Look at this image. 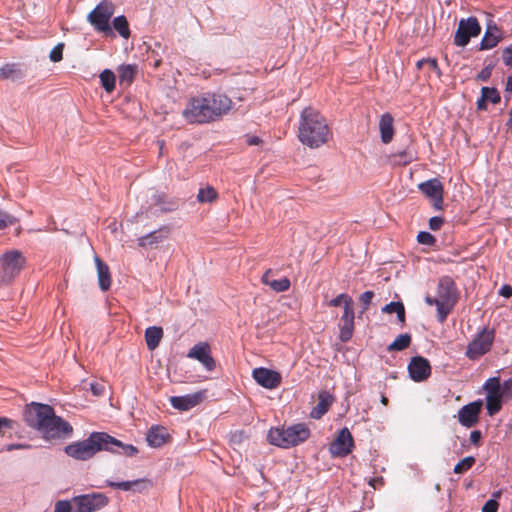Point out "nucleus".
<instances>
[{"label":"nucleus","instance_id":"nucleus-1","mask_svg":"<svg viewBox=\"0 0 512 512\" xmlns=\"http://www.w3.org/2000/svg\"><path fill=\"white\" fill-rule=\"evenodd\" d=\"M233 102L222 93H203L193 97L183 110V116L192 124H205L220 120L232 109Z\"/></svg>","mask_w":512,"mask_h":512},{"label":"nucleus","instance_id":"nucleus-2","mask_svg":"<svg viewBox=\"0 0 512 512\" xmlns=\"http://www.w3.org/2000/svg\"><path fill=\"white\" fill-rule=\"evenodd\" d=\"M24 420L46 440L67 438L73 432L70 423L56 416L54 409L47 404L31 402L24 411Z\"/></svg>","mask_w":512,"mask_h":512},{"label":"nucleus","instance_id":"nucleus-3","mask_svg":"<svg viewBox=\"0 0 512 512\" xmlns=\"http://www.w3.org/2000/svg\"><path fill=\"white\" fill-rule=\"evenodd\" d=\"M330 136L326 119L315 108L305 107L300 113L298 138L310 148H318L325 144Z\"/></svg>","mask_w":512,"mask_h":512},{"label":"nucleus","instance_id":"nucleus-4","mask_svg":"<svg viewBox=\"0 0 512 512\" xmlns=\"http://www.w3.org/2000/svg\"><path fill=\"white\" fill-rule=\"evenodd\" d=\"M115 444H118L117 439L108 433L92 432L88 438L65 446L64 452L75 460L86 461L99 451L115 452Z\"/></svg>","mask_w":512,"mask_h":512},{"label":"nucleus","instance_id":"nucleus-5","mask_svg":"<svg viewBox=\"0 0 512 512\" xmlns=\"http://www.w3.org/2000/svg\"><path fill=\"white\" fill-rule=\"evenodd\" d=\"M310 431L305 424H294L286 429L271 428L268 432L267 439L270 444L281 447L290 448L296 446L308 439Z\"/></svg>","mask_w":512,"mask_h":512},{"label":"nucleus","instance_id":"nucleus-6","mask_svg":"<svg viewBox=\"0 0 512 512\" xmlns=\"http://www.w3.org/2000/svg\"><path fill=\"white\" fill-rule=\"evenodd\" d=\"M26 258L19 250H10L0 257V282L10 283L24 268Z\"/></svg>","mask_w":512,"mask_h":512},{"label":"nucleus","instance_id":"nucleus-7","mask_svg":"<svg viewBox=\"0 0 512 512\" xmlns=\"http://www.w3.org/2000/svg\"><path fill=\"white\" fill-rule=\"evenodd\" d=\"M495 339V330L483 327L469 342L465 355L470 360H477L491 350Z\"/></svg>","mask_w":512,"mask_h":512},{"label":"nucleus","instance_id":"nucleus-8","mask_svg":"<svg viewBox=\"0 0 512 512\" xmlns=\"http://www.w3.org/2000/svg\"><path fill=\"white\" fill-rule=\"evenodd\" d=\"M72 502L73 512H95L104 508L109 503V499L103 493L93 492L74 496Z\"/></svg>","mask_w":512,"mask_h":512},{"label":"nucleus","instance_id":"nucleus-9","mask_svg":"<svg viewBox=\"0 0 512 512\" xmlns=\"http://www.w3.org/2000/svg\"><path fill=\"white\" fill-rule=\"evenodd\" d=\"M480 33L481 26L476 17L462 18L454 35V44L457 47H465L469 44L471 38L479 36Z\"/></svg>","mask_w":512,"mask_h":512},{"label":"nucleus","instance_id":"nucleus-10","mask_svg":"<svg viewBox=\"0 0 512 512\" xmlns=\"http://www.w3.org/2000/svg\"><path fill=\"white\" fill-rule=\"evenodd\" d=\"M112 14L111 6L106 2H101L89 13L88 21L97 31L112 35L113 31L109 25Z\"/></svg>","mask_w":512,"mask_h":512},{"label":"nucleus","instance_id":"nucleus-11","mask_svg":"<svg viewBox=\"0 0 512 512\" xmlns=\"http://www.w3.org/2000/svg\"><path fill=\"white\" fill-rule=\"evenodd\" d=\"M419 190L427 196L436 210L443 209V185L438 178H432L418 185Z\"/></svg>","mask_w":512,"mask_h":512},{"label":"nucleus","instance_id":"nucleus-12","mask_svg":"<svg viewBox=\"0 0 512 512\" xmlns=\"http://www.w3.org/2000/svg\"><path fill=\"white\" fill-rule=\"evenodd\" d=\"M187 357L197 360L203 365L206 371H213L216 367L214 358L211 355V348L207 342H199L192 346Z\"/></svg>","mask_w":512,"mask_h":512},{"label":"nucleus","instance_id":"nucleus-13","mask_svg":"<svg viewBox=\"0 0 512 512\" xmlns=\"http://www.w3.org/2000/svg\"><path fill=\"white\" fill-rule=\"evenodd\" d=\"M483 388L490 398L502 400V398L512 394V379L509 378L500 382L499 377H491L486 380Z\"/></svg>","mask_w":512,"mask_h":512},{"label":"nucleus","instance_id":"nucleus-14","mask_svg":"<svg viewBox=\"0 0 512 512\" xmlns=\"http://www.w3.org/2000/svg\"><path fill=\"white\" fill-rule=\"evenodd\" d=\"M252 376L257 384L266 389H275L282 381V376L279 372L265 367L255 368L252 371Z\"/></svg>","mask_w":512,"mask_h":512},{"label":"nucleus","instance_id":"nucleus-15","mask_svg":"<svg viewBox=\"0 0 512 512\" xmlns=\"http://www.w3.org/2000/svg\"><path fill=\"white\" fill-rule=\"evenodd\" d=\"M408 373L413 381L422 382L431 374L430 362L422 356H414L408 364Z\"/></svg>","mask_w":512,"mask_h":512},{"label":"nucleus","instance_id":"nucleus-16","mask_svg":"<svg viewBox=\"0 0 512 512\" xmlns=\"http://www.w3.org/2000/svg\"><path fill=\"white\" fill-rule=\"evenodd\" d=\"M147 214L157 215L158 212H171L178 208V202L166 200L165 195L158 191H153L148 202Z\"/></svg>","mask_w":512,"mask_h":512},{"label":"nucleus","instance_id":"nucleus-17","mask_svg":"<svg viewBox=\"0 0 512 512\" xmlns=\"http://www.w3.org/2000/svg\"><path fill=\"white\" fill-rule=\"evenodd\" d=\"M353 438L348 428L339 431L338 436L330 445V452L337 457L348 455L352 451Z\"/></svg>","mask_w":512,"mask_h":512},{"label":"nucleus","instance_id":"nucleus-18","mask_svg":"<svg viewBox=\"0 0 512 512\" xmlns=\"http://www.w3.org/2000/svg\"><path fill=\"white\" fill-rule=\"evenodd\" d=\"M481 409L482 402L480 400L464 405L458 411L459 423L467 428L474 426L478 422Z\"/></svg>","mask_w":512,"mask_h":512},{"label":"nucleus","instance_id":"nucleus-19","mask_svg":"<svg viewBox=\"0 0 512 512\" xmlns=\"http://www.w3.org/2000/svg\"><path fill=\"white\" fill-rule=\"evenodd\" d=\"M204 397L202 391H198L192 394H186L183 396H172L170 398L171 406L179 411H188L197 406Z\"/></svg>","mask_w":512,"mask_h":512},{"label":"nucleus","instance_id":"nucleus-20","mask_svg":"<svg viewBox=\"0 0 512 512\" xmlns=\"http://www.w3.org/2000/svg\"><path fill=\"white\" fill-rule=\"evenodd\" d=\"M437 295L439 301L453 304L456 303V286L451 277L443 276L442 278H440L437 287Z\"/></svg>","mask_w":512,"mask_h":512},{"label":"nucleus","instance_id":"nucleus-21","mask_svg":"<svg viewBox=\"0 0 512 512\" xmlns=\"http://www.w3.org/2000/svg\"><path fill=\"white\" fill-rule=\"evenodd\" d=\"M105 485L108 487L120 489L123 491H134V492L140 493V492L144 491L150 485V482L146 479H136V480H131V481H121V482L106 480Z\"/></svg>","mask_w":512,"mask_h":512},{"label":"nucleus","instance_id":"nucleus-22","mask_svg":"<svg viewBox=\"0 0 512 512\" xmlns=\"http://www.w3.org/2000/svg\"><path fill=\"white\" fill-rule=\"evenodd\" d=\"M168 437L169 434L165 427L154 425L148 430L146 434V441L150 447L158 448L166 442Z\"/></svg>","mask_w":512,"mask_h":512},{"label":"nucleus","instance_id":"nucleus-23","mask_svg":"<svg viewBox=\"0 0 512 512\" xmlns=\"http://www.w3.org/2000/svg\"><path fill=\"white\" fill-rule=\"evenodd\" d=\"M333 396L327 391H321L318 395V403L312 408L310 417L320 419L333 403Z\"/></svg>","mask_w":512,"mask_h":512},{"label":"nucleus","instance_id":"nucleus-24","mask_svg":"<svg viewBox=\"0 0 512 512\" xmlns=\"http://www.w3.org/2000/svg\"><path fill=\"white\" fill-rule=\"evenodd\" d=\"M94 261L97 268L99 288L102 291H107L111 286V275L109 267L98 256L94 257Z\"/></svg>","mask_w":512,"mask_h":512},{"label":"nucleus","instance_id":"nucleus-25","mask_svg":"<svg viewBox=\"0 0 512 512\" xmlns=\"http://www.w3.org/2000/svg\"><path fill=\"white\" fill-rule=\"evenodd\" d=\"M169 232L167 227L161 228L159 230L152 231L142 237L138 238V245L140 247H152L158 243H161Z\"/></svg>","mask_w":512,"mask_h":512},{"label":"nucleus","instance_id":"nucleus-26","mask_svg":"<svg viewBox=\"0 0 512 512\" xmlns=\"http://www.w3.org/2000/svg\"><path fill=\"white\" fill-rule=\"evenodd\" d=\"M379 130L381 141L385 144L391 142L394 135L393 117L389 113H384L380 117Z\"/></svg>","mask_w":512,"mask_h":512},{"label":"nucleus","instance_id":"nucleus-27","mask_svg":"<svg viewBox=\"0 0 512 512\" xmlns=\"http://www.w3.org/2000/svg\"><path fill=\"white\" fill-rule=\"evenodd\" d=\"M25 76V72L21 64L7 63L0 67V77L10 79L12 81L21 80Z\"/></svg>","mask_w":512,"mask_h":512},{"label":"nucleus","instance_id":"nucleus-28","mask_svg":"<svg viewBox=\"0 0 512 512\" xmlns=\"http://www.w3.org/2000/svg\"><path fill=\"white\" fill-rule=\"evenodd\" d=\"M163 337V329L159 326H150L145 330V341L150 351L155 350Z\"/></svg>","mask_w":512,"mask_h":512},{"label":"nucleus","instance_id":"nucleus-29","mask_svg":"<svg viewBox=\"0 0 512 512\" xmlns=\"http://www.w3.org/2000/svg\"><path fill=\"white\" fill-rule=\"evenodd\" d=\"M137 72L136 65H121L118 68V78L120 85H130L133 81L135 74Z\"/></svg>","mask_w":512,"mask_h":512},{"label":"nucleus","instance_id":"nucleus-30","mask_svg":"<svg viewBox=\"0 0 512 512\" xmlns=\"http://www.w3.org/2000/svg\"><path fill=\"white\" fill-rule=\"evenodd\" d=\"M383 313L391 314L396 313L397 319L400 323L405 322V307L400 301H391L382 308Z\"/></svg>","mask_w":512,"mask_h":512},{"label":"nucleus","instance_id":"nucleus-31","mask_svg":"<svg viewBox=\"0 0 512 512\" xmlns=\"http://www.w3.org/2000/svg\"><path fill=\"white\" fill-rule=\"evenodd\" d=\"M411 344V335L409 333H403L398 335L392 343L387 347L388 351H402L408 348Z\"/></svg>","mask_w":512,"mask_h":512},{"label":"nucleus","instance_id":"nucleus-32","mask_svg":"<svg viewBox=\"0 0 512 512\" xmlns=\"http://www.w3.org/2000/svg\"><path fill=\"white\" fill-rule=\"evenodd\" d=\"M113 28L119 33V35L125 39H128L130 36L129 24L124 15H119L114 18Z\"/></svg>","mask_w":512,"mask_h":512},{"label":"nucleus","instance_id":"nucleus-33","mask_svg":"<svg viewBox=\"0 0 512 512\" xmlns=\"http://www.w3.org/2000/svg\"><path fill=\"white\" fill-rule=\"evenodd\" d=\"M100 81L102 87L105 89L106 92H111L114 90L116 77L111 70H103L100 74Z\"/></svg>","mask_w":512,"mask_h":512},{"label":"nucleus","instance_id":"nucleus-34","mask_svg":"<svg viewBox=\"0 0 512 512\" xmlns=\"http://www.w3.org/2000/svg\"><path fill=\"white\" fill-rule=\"evenodd\" d=\"M393 156L397 159L396 162L400 165H407L417 158L416 152L411 148H406L402 151H399Z\"/></svg>","mask_w":512,"mask_h":512},{"label":"nucleus","instance_id":"nucleus-35","mask_svg":"<svg viewBox=\"0 0 512 512\" xmlns=\"http://www.w3.org/2000/svg\"><path fill=\"white\" fill-rule=\"evenodd\" d=\"M216 198H217V192L211 186H207L205 188L199 189L198 194H197V200L200 203H211Z\"/></svg>","mask_w":512,"mask_h":512},{"label":"nucleus","instance_id":"nucleus-36","mask_svg":"<svg viewBox=\"0 0 512 512\" xmlns=\"http://www.w3.org/2000/svg\"><path fill=\"white\" fill-rule=\"evenodd\" d=\"M500 41L501 40L499 38L495 37V35L492 36L490 33L484 32V35L479 44V50L480 51L490 50V49L496 47Z\"/></svg>","mask_w":512,"mask_h":512},{"label":"nucleus","instance_id":"nucleus-37","mask_svg":"<svg viewBox=\"0 0 512 512\" xmlns=\"http://www.w3.org/2000/svg\"><path fill=\"white\" fill-rule=\"evenodd\" d=\"M354 331V321H345L340 325V335L339 338L342 342H348L352 336Z\"/></svg>","mask_w":512,"mask_h":512},{"label":"nucleus","instance_id":"nucleus-38","mask_svg":"<svg viewBox=\"0 0 512 512\" xmlns=\"http://www.w3.org/2000/svg\"><path fill=\"white\" fill-rule=\"evenodd\" d=\"M474 463L475 458L473 456H467L454 466L453 471L456 474H463L464 472L469 470L474 465Z\"/></svg>","mask_w":512,"mask_h":512},{"label":"nucleus","instance_id":"nucleus-39","mask_svg":"<svg viewBox=\"0 0 512 512\" xmlns=\"http://www.w3.org/2000/svg\"><path fill=\"white\" fill-rule=\"evenodd\" d=\"M290 284V280L287 277H283L278 280L273 279L271 282H268V286L275 292L287 291L290 287Z\"/></svg>","mask_w":512,"mask_h":512},{"label":"nucleus","instance_id":"nucleus-40","mask_svg":"<svg viewBox=\"0 0 512 512\" xmlns=\"http://www.w3.org/2000/svg\"><path fill=\"white\" fill-rule=\"evenodd\" d=\"M454 305L455 304H453V303H446V302L439 301V304L436 306L437 318H438L439 322L442 323L446 320L447 316L451 312Z\"/></svg>","mask_w":512,"mask_h":512},{"label":"nucleus","instance_id":"nucleus-41","mask_svg":"<svg viewBox=\"0 0 512 512\" xmlns=\"http://www.w3.org/2000/svg\"><path fill=\"white\" fill-rule=\"evenodd\" d=\"M117 443L118 444L113 445V447L115 449L114 453H119V450H118L119 448L122 449V454L129 456V457L135 456L138 453L137 447H135L132 444H124L118 439H117Z\"/></svg>","mask_w":512,"mask_h":512},{"label":"nucleus","instance_id":"nucleus-42","mask_svg":"<svg viewBox=\"0 0 512 512\" xmlns=\"http://www.w3.org/2000/svg\"><path fill=\"white\" fill-rule=\"evenodd\" d=\"M481 93L486 97L487 101L493 104H497L501 100L498 90L494 87H482Z\"/></svg>","mask_w":512,"mask_h":512},{"label":"nucleus","instance_id":"nucleus-43","mask_svg":"<svg viewBox=\"0 0 512 512\" xmlns=\"http://www.w3.org/2000/svg\"><path fill=\"white\" fill-rule=\"evenodd\" d=\"M347 304H353V300L352 298L346 294V293H341L339 294L337 297L331 299L327 305L330 306V307H337V306H341V305H347Z\"/></svg>","mask_w":512,"mask_h":512},{"label":"nucleus","instance_id":"nucleus-44","mask_svg":"<svg viewBox=\"0 0 512 512\" xmlns=\"http://www.w3.org/2000/svg\"><path fill=\"white\" fill-rule=\"evenodd\" d=\"M16 222V217L0 209V230H3L8 226L14 225Z\"/></svg>","mask_w":512,"mask_h":512},{"label":"nucleus","instance_id":"nucleus-45","mask_svg":"<svg viewBox=\"0 0 512 512\" xmlns=\"http://www.w3.org/2000/svg\"><path fill=\"white\" fill-rule=\"evenodd\" d=\"M417 241L420 244L433 246L436 243V238L427 231H420L417 235Z\"/></svg>","mask_w":512,"mask_h":512},{"label":"nucleus","instance_id":"nucleus-46","mask_svg":"<svg viewBox=\"0 0 512 512\" xmlns=\"http://www.w3.org/2000/svg\"><path fill=\"white\" fill-rule=\"evenodd\" d=\"M486 409L489 415L496 414L501 409V400L486 396Z\"/></svg>","mask_w":512,"mask_h":512},{"label":"nucleus","instance_id":"nucleus-47","mask_svg":"<svg viewBox=\"0 0 512 512\" xmlns=\"http://www.w3.org/2000/svg\"><path fill=\"white\" fill-rule=\"evenodd\" d=\"M74 505L72 499L69 500H59L55 504L54 512H73Z\"/></svg>","mask_w":512,"mask_h":512},{"label":"nucleus","instance_id":"nucleus-48","mask_svg":"<svg viewBox=\"0 0 512 512\" xmlns=\"http://www.w3.org/2000/svg\"><path fill=\"white\" fill-rule=\"evenodd\" d=\"M485 32L490 33L492 36L495 35V37L502 40L503 33L501 29L497 26V24L493 20H489L486 24Z\"/></svg>","mask_w":512,"mask_h":512},{"label":"nucleus","instance_id":"nucleus-49","mask_svg":"<svg viewBox=\"0 0 512 512\" xmlns=\"http://www.w3.org/2000/svg\"><path fill=\"white\" fill-rule=\"evenodd\" d=\"M63 48L64 44L59 43L50 51L49 58L52 62H59L62 59Z\"/></svg>","mask_w":512,"mask_h":512},{"label":"nucleus","instance_id":"nucleus-50","mask_svg":"<svg viewBox=\"0 0 512 512\" xmlns=\"http://www.w3.org/2000/svg\"><path fill=\"white\" fill-rule=\"evenodd\" d=\"M374 297L373 291H365L360 295V302L362 303V312L366 311L371 304V301Z\"/></svg>","mask_w":512,"mask_h":512},{"label":"nucleus","instance_id":"nucleus-51","mask_svg":"<svg viewBox=\"0 0 512 512\" xmlns=\"http://www.w3.org/2000/svg\"><path fill=\"white\" fill-rule=\"evenodd\" d=\"M343 308H344V312H343V315L341 317V322L354 321L355 313H354L353 304L344 305Z\"/></svg>","mask_w":512,"mask_h":512},{"label":"nucleus","instance_id":"nucleus-52","mask_svg":"<svg viewBox=\"0 0 512 512\" xmlns=\"http://www.w3.org/2000/svg\"><path fill=\"white\" fill-rule=\"evenodd\" d=\"M493 67L494 65L493 64H489L487 66H485L478 74H477V77L476 79L479 80V81H483V82H486L488 81V79L491 77V74H492V70H493Z\"/></svg>","mask_w":512,"mask_h":512},{"label":"nucleus","instance_id":"nucleus-53","mask_svg":"<svg viewBox=\"0 0 512 512\" xmlns=\"http://www.w3.org/2000/svg\"><path fill=\"white\" fill-rule=\"evenodd\" d=\"M444 223V219L441 216H433L429 220V228L433 231H437L441 228Z\"/></svg>","mask_w":512,"mask_h":512},{"label":"nucleus","instance_id":"nucleus-54","mask_svg":"<svg viewBox=\"0 0 512 512\" xmlns=\"http://www.w3.org/2000/svg\"><path fill=\"white\" fill-rule=\"evenodd\" d=\"M502 59L506 66L512 67V44L502 51Z\"/></svg>","mask_w":512,"mask_h":512},{"label":"nucleus","instance_id":"nucleus-55","mask_svg":"<svg viewBox=\"0 0 512 512\" xmlns=\"http://www.w3.org/2000/svg\"><path fill=\"white\" fill-rule=\"evenodd\" d=\"M499 503L496 499H489L482 507V512H497Z\"/></svg>","mask_w":512,"mask_h":512},{"label":"nucleus","instance_id":"nucleus-56","mask_svg":"<svg viewBox=\"0 0 512 512\" xmlns=\"http://www.w3.org/2000/svg\"><path fill=\"white\" fill-rule=\"evenodd\" d=\"M13 423L14 422L8 418L0 417V434H4L6 429H12Z\"/></svg>","mask_w":512,"mask_h":512},{"label":"nucleus","instance_id":"nucleus-57","mask_svg":"<svg viewBox=\"0 0 512 512\" xmlns=\"http://www.w3.org/2000/svg\"><path fill=\"white\" fill-rule=\"evenodd\" d=\"M482 438V433L481 431L479 430H473L471 433H470V441L472 444L478 446L479 445V442Z\"/></svg>","mask_w":512,"mask_h":512},{"label":"nucleus","instance_id":"nucleus-58","mask_svg":"<svg viewBox=\"0 0 512 512\" xmlns=\"http://www.w3.org/2000/svg\"><path fill=\"white\" fill-rule=\"evenodd\" d=\"M499 295L505 297V298H509L512 296V287L510 285H502L501 288L499 289Z\"/></svg>","mask_w":512,"mask_h":512},{"label":"nucleus","instance_id":"nucleus-59","mask_svg":"<svg viewBox=\"0 0 512 512\" xmlns=\"http://www.w3.org/2000/svg\"><path fill=\"white\" fill-rule=\"evenodd\" d=\"M28 448H30V445H28V444L17 443V444H7L6 446H4L3 450L12 451L15 449H28Z\"/></svg>","mask_w":512,"mask_h":512},{"label":"nucleus","instance_id":"nucleus-60","mask_svg":"<svg viewBox=\"0 0 512 512\" xmlns=\"http://www.w3.org/2000/svg\"><path fill=\"white\" fill-rule=\"evenodd\" d=\"M90 390L94 395L100 396L104 391V387L98 383H91Z\"/></svg>","mask_w":512,"mask_h":512},{"label":"nucleus","instance_id":"nucleus-61","mask_svg":"<svg viewBox=\"0 0 512 512\" xmlns=\"http://www.w3.org/2000/svg\"><path fill=\"white\" fill-rule=\"evenodd\" d=\"M246 143L250 146L259 145L260 143H262V140L258 136L247 135Z\"/></svg>","mask_w":512,"mask_h":512},{"label":"nucleus","instance_id":"nucleus-62","mask_svg":"<svg viewBox=\"0 0 512 512\" xmlns=\"http://www.w3.org/2000/svg\"><path fill=\"white\" fill-rule=\"evenodd\" d=\"M477 109L478 110H486L487 109V99L481 93V97L477 100Z\"/></svg>","mask_w":512,"mask_h":512},{"label":"nucleus","instance_id":"nucleus-63","mask_svg":"<svg viewBox=\"0 0 512 512\" xmlns=\"http://www.w3.org/2000/svg\"><path fill=\"white\" fill-rule=\"evenodd\" d=\"M272 273H273V272H272V270H271V269H269V270H267V271L263 274V276H262V282H263L265 285H267V286H268V282H271V281L273 280V279H271V275H272Z\"/></svg>","mask_w":512,"mask_h":512},{"label":"nucleus","instance_id":"nucleus-64","mask_svg":"<svg viewBox=\"0 0 512 512\" xmlns=\"http://www.w3.org/2000/svg\"><path fill=\"white\" fill-rule=\"evenodd\" d=\"M425 302L426 304L430 305V306H437L439 304V299L438 297L437 298H433L431 296H426L425 297Z\"/></svg>","mask_w":512,"mask_h":512}]
</instances>
